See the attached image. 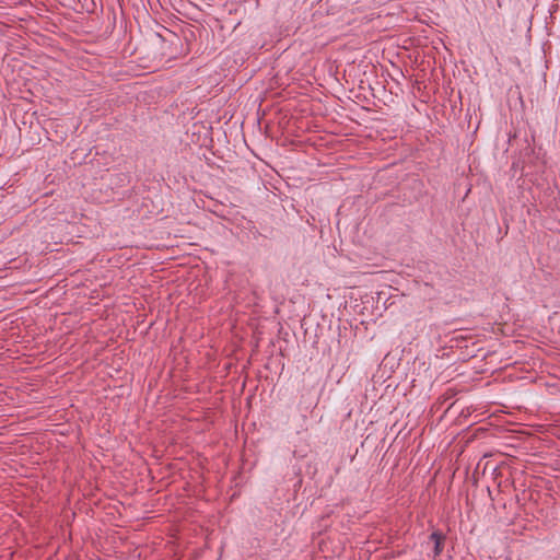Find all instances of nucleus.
Listing matches in <instances>:
<instances>
[{
  "label": "nucleus",
  "instance_id": "obj_1",
  "mask_svg": "<svg viewBox=\"0 0 560 560\" xmlns=\"http://www.w3.org/2000/svg\"><path fill=\"white\" fill-rule=\"evenodd\" d=\"M445 539L446 536L440 530H434L429 536V541L433 544V558H438L443 552Z\"/></svg>",
  "mask_w": 560,
  "mask_h": 560
}]
</instances>
